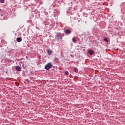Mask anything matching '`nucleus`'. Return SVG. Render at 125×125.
Masks as SVG:
<instances>
[{"mask_svg":"<svg viewBox=\"0 0 125 125\" xmlns=\"http://www.w3.org/2000/svg\"><path fill=\"white\" fill-rule=\"evenodd\" d=\"M52 64L49 62L46 65V66H45V69H46V70H49V69H51V68H52Z\"/></svg>","mask_w":125,"mask_h":125,"instance_id":"f257e3e1","label":"nucleus"},{"mask_svg":"<svg viewBox=\"0 0 125 125\" xmlns=\"http://www.w3.org/2000/svg\"><path fill=\"white\" fill-rule=\"evenodd\" d=\"M16 70L18 72H21V67L19 66H16Z\"/></svg>","mask_w":125,"mask_h":125,"instance_id":"f03ea898","label":"nucleus"},{"mask_svg":"<svg viewBox=\"0 0 125 125\" xmlns=\"http://www.w3.org/2000/svg\"><path fill=\"white\" fill-rule=\"evenodd\" d=\"M65 34H67V35H68L69 34H71V31H70V30L67 29L65 31Z\"/></svg>","mask_w":125,"mask_h":125,"instance_id":"7ed1b4c3","label":"nucleus"},{"mask_svg":"<svg viewBox=\"0 0 125 125\" xmlns=\"http://www.w3.org/2000/svg\"><path fill=\"white\" fill-rule=\"evenodd\" d=\"M89 53L90 55H93V54H94V52L93 51V50H91L89 51Z\"/></svg>","mask_w":125,"mask_h":125,"instance_id":"20e7f679","label":"nucleus"},{"mask_svg":"<svg viewBox=\"0 0 125 125\" xmlns=\"http://www.w3.org/2000/svg\"><path fill=\"white\" fill-rule=\"evenodd\" d=\"M47 53L49 55H51V54H52V52L49 49L47 50Z\"/></svg>","mask_w":125,"mask_h":125,"instance_id":"39448f33","label":"nucleus"},{"mask_svg":"<svg viewBox=\"0 0 125 125\" xmlns=\"http://www.w3.org/2000/svg\"><path fill=\"white\" fill-rule=\"evenodd\" d=\"M17 42H22V39L20 38H18L17 39Z\"/></svg>","mask_w":125,"mask_h":125,"instance_id":"423d86ee","label":"nucleus"},{"mask_svg":"<svg viewBox=\"0 0 125 125\" xmlns=\"http://www.w3.org/2000/svg\"><path fill=\"white\" fill-rule=\"evenodd\" d=\"M74 72H75V73H78V69L77 68V67H75V68H74Z\"/></svg>","mask_w":125,"mask_h":125,"instance_id":"0eeeda50","label":"nucleus"},{"mask_svg":"<svg viewBox=\"0 0 125 125\" xmlns=\"http://www.w3.org/2000/svg\"><path fill=\"white\" fill-rule=\"evenodd\" d=\"M72 41H73V42H77V40L76 39V38H73Z\"/></svg>","mask_w":125,"mask_h":125,"instance_id":"6e6552de","label":"nucleus"},{"mask_svg":"<svg viewBox=\"0 0 125 125\" xmlns=\"http://www.w3.org/2000/svg\"><path fill=\"white\" fill-rule=\"evenodd\" d=\"M104 41L106 42H108V39L107 38H104Z\"/></svg>","mask_w":125,"mask_h":125,"instance_id":"1a4fd4ad","label":"nucleus"},{"mask_svg":"<svg viewBox=\"0 0 125 125\" xmlns=\"http://www.w3.org/2000/svg\"><path fill=\"white\" fill-rule=\"evenodd\" d=\"M65 75H69V72L68 71H65Z\"/></svg>","mask_w":125,"mask_h":125,"instance_id":"9d476101","label":"nucleus"},{"mask_svg":"<svg viewBox=\"0 0 125 125\" xmlns=\"http://www.w3.org/2000/svg\"><path fill=\"white\" fill-rule=\"evenodd\" d=\"M0 1L1 3H3V2H4V0H0Z\"/></svg>","mask_w":125,"mask_h":125,"instance_id":"9b49d317","label":"nucleus"},{"mask_svg":"<svg viewBox=\"0 0 125 125\" xmlns=\"http://www.w3.org/2000/svg\"><path fill=\"white\" fill-rule=\"evenodd\" d=\"M61 39L62 40V37L60 36Z\"/></svg>","mask_w":125,"mask_h":125,"instance_id":"f8f14e48","label":"nucleus"},{"mask_svg":"<svg viewBox=\"0 0 125 125\" xmlns=\"http://www.w3.org/2000/svg\"><path fill=\"white\" fill-rule=\"evenodd\" d=\"M27 82H29V80L28 79L27 80Z\"/></svg>","mask_w":125,"mask_h":125,"instance_id":"ddd939ff","label":"nucleus"}]
</instances>
